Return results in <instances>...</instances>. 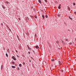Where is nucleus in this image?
Masks as SVG:
<instances>
[{
	"label": "nucleus",
	"instance_id": "nucleus-22",
	"mask_svg": "<svg viewBox=\"0 0 76 76\" xmlns=\"http://www.w3.org/2000/svg\"><path fill=\"white\" fill-rule=\"evenodd\" d=\"M45 18H48V16L47 15H46L45 16Z\"/></svg>",
	"mask_w": 76,
	"mask_h": 76
},
{
	"label": "nucleus",
	"instance_id": "nucleus-32",
	"mask_svg": "<svg viewBox=\"0 0 76 76\" xmlns=\"http://www.w3.org/2000/svg\"><path fill=\"white\" fill-rule=\"evenodd\" d=\"M31 58H32V59H33V60H34V58H33V57H31Z\"/></svg>",
	"mask_w": 76,
	"mask_h": 76
},
{
	"label": "nucleus",
	"instance_id": "nucleus-17",
	"mask_svg": "<svg viewBox=\"0 0 76 76\" xmlns=\"http://www.w3.org/2000/svg\"><path fill=\"white\" fill-rule=\"evenodd\" d=\"M68 7V10H70V7Z\"/></svg>",
	"mask_w": 76,
	"mask_h": 76
},
{
	"label": "nucleus",
	"instance_id": "nucleus-31",
	"mask_svg": "<svg viewBox=\"0 0 76 76\" xmlns=\"http://www.w3.org/2000/svg\"><path fill=\"white\" fill-rule=\"evenodd\" d=\"M3 49L4 50H5V48H4V47H3Z\"/></svg>",
	"mask_w": 76,
	"mask_h": 76
},
{
	"label": "nucleus",
	"instance_id": "nucleus-45",
	"mask_svg": "<svg viewBox=\"0 0 76 76\" xmlns=\"http://www.w3.org/2000/svg\"><path fill=\"white\" fill-rule=\"evenodd\" d=\"M18 19H19V20H20V18H18Z\"/></svg>",
	"mask_w": 76,
	"mask_h": 76
},
{
	"label": "nucleus",
	"instance_id": "nucleus-18",
	"mask_svg": "<svg viewBox=\"0 0 76 76\" xmlns=\"http://www.w3.org/2000/svg\"><path fill=\"white\" fill-rule=\"evenodd\" d=\"M35 18H36V19H37V16L36 15H35Z\"/></svg>",
	"mask_w": 76,
	"mask_h": 76
},
{
	"label": "nucleus",
	"instance_id": "nucleus-44",
	"mask_svg": "<svg viewBox=\"0 0 76 76\" xmlns=\"http://www.w3.org/2000/svg\"><path fill=\"white\" fill-rule=\"evenodd\" d=\"M29 61H30V62H31V60H30V59L29 60Z\"/></svg>",
	"mask_w": 76,
	"mask_h": 76
},
{
	"label": "nucleus",
	"instance_id": "nucleus-39",
	"mask_svg": "<svg viewBox=\"0 0 76 76\" xmlns=\"http://www.w3.org/2000/svg\"><path fill=\"white\" fill-rule=\"evenodd\" d=\"M18 39L19 41H20V39H19V38H18Z\"/></svg>",
	"mask_w": 76,
	"mask_h": 76
},
{
	"label": "nucleus",
	"instance_id": "nucleus-12",
	"mask_svg": "<svg viewBox=\"0 0 76 76\" xmlns=\"http://www.w3.org/2000/svg\"><path fill=\"white\" fill-rule=\"evenodd\" d=\"M36 48L38 49V46L37 45L36 46Z\"/></svg>",
	"mask_w": 76,
	"mask_h": 76
},
{
	"label": "nucleus",
	"instance_id": "nucleus-35",
	"mask_svg": "<svg viewBox=\"0 0 76 76\" xmlns=\"http://www.w3.org/2000/svg\"><path fill=\"white\" fill-rule=\"evenodd\" d=\"M28 54H30V52H28Z\"/></svg>",
	"mask_w": 76,
	"mask_h": 76
},
{
	"label": "nucleus",
	"instance_id": "nucleus-27",
	"mask_svg": "<svg viewBox=\"0 0 76 76\" xmlns=\"http://www.w3.org/2000/svg\"><path fill=\"white\" fill-rule=\"evenodd\" d=\"M58 17H60V14H58Z\"/></svg>",
	"mask_w": 76,
	"mask_h": 76
},
{
	"label": "nucleus",
	"instance_id": "nucleus-37",
	"mask_svg": "<svg viewBox=\"0 0 76 76\" xmlns=\"http://www.w3.org/2000/svg\"><path fill=\"white\" fill-rule=\"evenodd\" d=\"M3 23H1V25H2V26H3Z\"/></svg>",
	"mask_w": 76,
	"mask_h": 76
},
{
	"label": "nucleus",
	"instance_id": "nucleus-15",
	"mask_svg": "<svg viewBox=\"0 0 76 76\" xmlns=\"http://www.w3.org/2000/svg\"><path fill=\"white\" fill-rule=\"evenodd\" d=\"M12 64H14L15 63V62H12Z\"/></svg>",
	"mask_w": 76,
	"mask_h": 76
},
{
	"label": "nucleus",
	"instance_id": "nucleus-46",
	"mask_svg": "<svg viewBox=\"0 0 76 76\" xmlns=\"http://www.w3.org/2000/svg\"><path fill=\"white\" fill-rule=\"evenodd\" d=\"M7 52H9V50H7Z\"/></svg>",
	"mask_w": 76,
	"mask_h": 76
},
{
	"label": "nucleus",
	"instance_id": "nucleus-25",
	"mask_svg": "<svg viewBox=\"0 0 76 76\" xmlns=\"http://www.w3.org/2000/svg\"><path fill=\"white\" fill-rule=\"evenodd\" d=\"M23 64L24 65H25V62H23Z\"/></svg>",
	"mask_w": 76,
	"mask_h": 76
},
{
	"label": "nucleus",
	"instance_id": "nucleus-42",
	"mask_svg": "<svg viewBox=\"0 0 76 76\" xmlns=\"http://www.w3.org/2000/svg\"><path fill=\"white\" fill-rule=\"evenodd\" d=\"M15 66H17V64H15Z\"/></svg>",
	"mask_w": 76,
	"mask_h": 76
},
{
	"label": "nucleus",
	"instance_id": "nucleus-41",
	"mask_svg": "<svg viewBox=\"0 0 76 76\" xmlns=\"http://www.w3.org/2000/svg\"><path fill=\"white\" fill-rule=\"evenodd\" d=\"M17 56L18 57H19V55H17Z\"/></svg>",
	"mask_w": 76,
	"mask_h": 76
},
{
	"label": "nucleus",
	"instance_id": "nucleus-34",
	"mask_svg": "<svg viewBox=\"0 0 76 76\" xmlns=\"http://www.w3.org/2000/svg\"><path fill=\"white\" fill-rule=\"evenodd\" d=\"M72 42H70V43H69V45H72Z\"/></svg>",
	"mask_w": 76,
	"mask_h": 76
},
{
	"label": "nucleus",
	"instance_id": "nucleus-51",
	"mask_svg": "<svg viewBox=\"0 0 76 76\" xmlns=\"http://www.w3.org/2000/svg\"><path fill=\"white\" fill-rule=\"evenodd\" d=\"M7 4H8V3H7Z\"/></svg>",
	"mask_w": 76,
	"mask_h": 76
},
{
	"label": "nucleus",
	"instance_id": "nucleus-8",
	"mask_svg": "<svg viewBox=\"0 0 76 76\" xmlns=\"http://www.w3.org/2000/svg\"><path fill=\"white\" fill-rule=\"evenodd\" d=\"M42 17L43 18V19H44V18H45V16L44 15H42Z\"/></svg>",
	"mask_w": 76,
	"mask_h": 76
},
{
	"label": "nucleus",
	"instance_id": "nucleus-38",
	"mask_svg": "<svg viewBox=\"0 0 76 76\" xmlns=\"http://www.w3.org/2000/svg\"><path fill=\"white\" fill-rule=\"evenodd\" d=\"M35 37H37V34H35Z\"/></svg>",
	"mask_w": 76,
	"mask_h": 76
},
{
	"label": "nucleus",
	"instance_id": "nucleus-2",
	"mask_svg": "<svg viewBox=\"0 0 76 76\" xmlns=\"http://www.w3.org/2000/svg\"><path fill=\"white\" fill-rule=\"evenodd\" d=\"M12 58L13 60H16V59L15 56L12 57Z\"/></svg>",
	"mask_w": 76,
	"mask_h": 76
},
{
	"label": "nucleus",
	"instance_id": "nucleus-29",
	"mask_svg": "<svg viewBox=\"0 0 76 76\" xmlns=\"http://www.w3.org/2000/svg\"><path fill=\"white\" fill-rule=\"evenodd\" d=\"M17 37L18 38H19V36L18 35H17Z\"/></svg>",
	"mask_w": 76,
	"mask_h": 76
},
{
	"label": "nucleus",
	"instance_id": "nucleus-16",
	"mask_svg": "<svg viewBox=\"0 0 76 76\" xmlns=\"http://www.w3.org/2000/svg\"><path fill=\"white\" fill-rule=\"evenodd\" d=\"M39 2L40 3H41V0H39Z\"/></svg>",
	"mask_w": 76,
	"mask_h": 76
},
{
	"label": "nucleus",
	"instance_id": "nucleus-50",
	"mask_svg": "<svg viewBox=\"0 0 76 76\" xmlns=\"http://www.w3.org/2000/svg\"><path fill=\"white\" fill-rule=\"evenodd\" d=\"M75 41H76V38L75 39Z\"/></svg>",
	"mask_w": 76,
	"mask_h": 76
},
{
	"label": "nucleus",
	"instance_id": "nucleus-4",
	"mask_svg": "<svg viewBox=\"0 0 76 76\" xmlns=\"http://www.w3.org/2000/svg\"><path fill=\"white\" fill-rule=\"evenodd\" d=\"M61 4H59V6H58V9H61Z\"/></svg>",
	"mask_w": 76,
	"mask_h": 76
},
{
	"label": "nucleus",
	"instance_id": "nucleus-20",
	"mask_svg": "<svg viewBox=\"0 0 76 76\" xmlns=\"http://www.w3.org/2000/svg\"><path fill=\"white\" fill-rule=\"evenodd\" d=\"M61 41H62V44H64V41H62V40H61Z\"/></svg>",
	"mask_w": 76,
	"mask_h": 76
},
{
	"label": "nucleus",
	"instance_id": "nucleus-9",
	"mask_svg": "<svg viewBox=\"0 0 76 76\" xmlns=\"http://www.w3.org/2000/svg\"><path fill=\"white\" fill-rule=\"evenodd\" d=\"M32 52H33V53L34 54H35V51H34V50H32Z\"/></svg>",
	"mask_w": 76,
	"mask_h": 76
},
{
	"label": "nucleus",
	"instance_id": "nucleus-13",
	"mask_svg": "<svg viewBox=\"0 0 76 76\" xmlns=\"http://www.w3.org/2000/svg\"><path fill=\"white\" fill-rule=\"evenodd\" d=\"M58 63L59 64H61V61H58Z\"/></svg>",
	"mask_w": 76,
	"mask_h": 76
},
{
	"label": "nucleus",
	"instance_id": "nucleus-36",
	"mask_svg": "<svg viewBox=\"0 0 76 76\" xmlns=\"http://www.w3.org/2000/svg\"><path fill=\"white\" fill-rule=\"evenodd\" d=\"M74 13H75V15H76V12H74Z\"/></svg>",
	"mask_w": 76,
	"mask_h": 76
},
{
	"label": "nucleus",
	"instance_id": "nucleus-28",
	"mask_svg": "<svg viewBox=\"0 0 76 76\" xmlns=\"http://www.w3.org/2000/svg\"><path fill=\"white\" fill-rule=\"evenodd\" d=\"M6 55L7 57H8V55H7V53H6Z\"/></svg>",
	"mask_w": 76,
	"mask_h": 76
},
{
	"label": "nucleus",
	"instance_id": "nucleus-23",
	"mask_svg": "<svg viewBox=\"0 0 76 76\" xmlns=\"http://www.w3.org/2000/svg\"><path fill=\"white\" fill-rule=\"evenodd\" d=\"M56 43H57V44H58V43H59V41H56Z\"/></svg>",
	"mask_w": 76,
	"mask_h": 76
},
{
	"label": "nucleus",
	"instance_id": "nucleus-33",
	"mask_svg": "<svg viewBox=\"0 0 76 76\" xmlns=\"http://www.w3.org/2000/svg\"><path fill=\"white\" fill-rule=\"evenodd\" d=\"M45 2H47V0H45Z\"/></svg>",
	"mask_w": 76,
	"mask_h": 76
},
{
	"label": "nucleus",
	"instance_id": "nucleus-19",
	"mask_svg": "<svg viewBox=\"0 0 76 76\" xmlns=\"http://www.w3.org/2000/svg\"><path fill=\"white\" fill-rule=\"evenodd\" d=\"M17 68H18V69H17L18 70H19L20 69L19 68V67L18 66Z\"/></svg>",
	"mask_w": 76,
	"mask_h": 76
},
{
	"label": "nucleus",
	"instance_id": "nucleus-21",
	"mask_svg": "<svg viewBox=\"0 0 76 76\" xmlns=\"http://www.w3.org/2000/svg\"><path fill=\"white\" fill-rule=\"evenodd\" d=\"M61 72H64V71H63V70H62V69L61 70Z\"/></svg>",
	"mask_w": 76,
	"mask_h": 76
},
{
	"label": "nucleus",
	"instance_id": "nucleus-40",
	"mask_svg": "<svg viewBox=\"0 0 76 76\" xmlns=\"http://www.w3.org/2000/svg\"><path fill=\"white\" fill-rule=\"evenodd\" d=\"M15 51H16V53H18V50H16Z\"/></svg>",
	"mask_w": 76,
	"mask_h": 76
},
{
	"label": "nucleus",
	"instance_id": "nucleus-1",
	"mask_svg": "<svg viewBox=\"0 0 76 76\" xmlns=\"http://www.w3.org/2000/svg\"><path fill=\"white\" fill-rule=\"evenodd\" d=\"M29 18L27 17L26 19V21L27 22L28 21H29Z\"/></svg>",
	"mask_w": 76,
	"mask_h": 76
},
{
	"label": "nucleus",
	"instance_id": "nucleus-43",
	"mask_svg": "<svg viewBox=\"0 0 76 76\" xmlns=\"http://www.w3.org/2000/svg\"><path fill=\"white\" fill-rule=\"evenodd\" d=\"M17 10H19V8H17Z\"/></svg>",
	"mask_w": 76,
	"mask_h": 76
},
{
	"label": "nucleus",
	"instance_id": "nucleus-53",
	"mask_svg": "<svg viewBox=\"0 0 76 76\" xmlns=\"http://www.w3.org/2000/svg\"><path fill=\"white\" fill-rule=\"evenodd\" d=\"M59 49H60V48Z\"/></svg>",
	"mask_w": 76,
	"mask_h": 76
},
{
	"label": "nucleus",
	"instance_id": "nucleus-47",
	"mask_svg": "<svg viewBox=\"0 0 76 76\" xmlns=\"http://www.w3.org/2000/svg\"><path fill=\"white\" fill-rule=\"evenodd\" d=\"M32 7V9H33V7Z\"/></svg>",
	"mask_w": 76,
	"mask_h": 76
},
{
	"label": "nucleus",
	"instance_id": "nucleus-7",
	"mask_svg": "<svg viewBox=\"0 0 76 76\" xmlns=\"http://www.w3.org/2000/svg\"><path fill=\"white\" fill-rule=\"evenodd\" d=\"M12 67L13 68V69H15V68H16V67L15 66H12Z\"/></svg>",
	"mask_w": 76,
	"mask_h": 76
},
{
	"label": "nucleus",
	"instance_id": "nucleus-11",
	"mask_svg": "<svg viewBox=\"0 0 76 76\" xmlns=\"http://www.w3.org/2000/svg\"><path fill=\"white\" fill-rule=\"evenodd\" d=\"M26 35H27L28 36H29V33L28 32H27L26 33Z\"/></svg>",
	"mask_w": 76,
	"mask_h": 76
},
{
	"label": "nucleus",
	"instance_id": "nucleus-5",
	"mask_svg": "<svg viewBox=\"0 0 76 76\" xmlns=\"http://www.w3.org/2000/svg\"><path fill=\"white\" fill-rule=\"evenodd\" d=\"M69 19H70L72 20H73V18H71L70 16H69Z\"/></svg>",
	"mask_w": 76,
	"mask_h": 76
},
{
	"label": "nucleus",
	"instance_id": "nucleus-26",
	"mask_svg": "<svg viewBox=\"0 0 76 76\" xmlns=\"http://www.w3.org/2000/svg\"><path fill=\"white\" fill-rule=\"evenodd\" d=\"M73 4L74 6H75L76 4H75V2L73 3Z\"/></svg>",
	"mask_w": 76,
	"mask_h": 76
},
{
	"label": "nucleus",
	"instance_id": "nucleus-48",
	"mask_svg": "<svg viewBox=\"0 0 76 76\" xmlns=\"http://www.w3.org/2000/svg\"><path fill=\"white\" fill-rule=\"evenodd\" d=\"M22 2H23V1Z\"/></svg>",
	"mask_w": 76,
	"mask_h": 76
},
{
	"label": "nucleus",
	"instance_id": "nucleus-52",
	"mask_svg": "<svg viewBox=\"0 0 76 76\" xmlns=\"http://www.w3.org/2000/svg\"><path fill=\"white\" fill-rule=\"evenodd\" d=\"M59 49H60V48Z\"/></svg>",
	"mask_w": 76,
	"mask_h": 76
},
{
	"label": "nucleus",
	"instance_id": "nucleus-14",
	"mask_svg": "<svg viewBox=\"0 0 76 76\" xmlns=\"http://www.w3.org/2000/svg\"><path fill=\"white\" fill-rule=\"evenodd\" d=\"M19 66H20V67H22V64H19Z\"/></svg>",
	"mask_w": 76,
	"mask_h": 76
},
{
	"label": "nucleus",
	"instance_id": "nucleus-24",
	"mask_svg": "<svg viewBox=\"0 0 76 76\" xmlns=\"http://www.w3.org/2000/svg\"><path fill=\"white\" fill-rule=\"evenodd\" d=\"M52 61H54V59H52L51 60Z\"/></svg>",
	"mask_w": 76,
	"mask_h": 76
},
{
	"label": "nucleus",
	"instance_id": "nucleus-6",
	"mask_svg": "<svg viewBox=\"0 0 76 76\" xmlns=\"http://www.w3.org/2000/svg\"><path fill=\"white\" fill-rule=\"evenodd\" d=\"M2 7H3V9H6V7L4 6H3V5H2Z\"/></svg>",
	"mask_w": 76,
	"mask_h": 76
},
{
	"label": "nucleus",
	"instance_id": "nucleus-3",
	"mask_svg": "<svg viewBox=\"0 0 76 76\" xmlns=\"http://www.w3.org/2000/svg\"><path fill=\"white\" fill-rule=\"evenodd\" d=\"M27 47L29 50H31V48H30L28 45H27Z\"/></svg>",
	"mask_w": 76,
	"mask_h": 76
},
{
	"label": "nucleus",
	"instance_id": "nucleus-10",
	"mask_svg": "<svg viewBox=\"0 0 76 76\" xmlns=\"http://www.w3.org/2000/svg\"><path fill=\"white\" fill-rule=\"evenodd\" d=\"M1 70H3V65H2L1 66Z\"/></svg>",
	"mask_w": 76,
	"mask_h": 76
},
{
	"label": "nucleus",
	"instance_id": "nucleus-30",
	"mask_svg": "<svg viewBox=\"0 0 76 76\" xmlns=\"http://www.w3.org/2000/svg\"><path fill=\"white\" fill-rule=\"evenodd\" d=\"M65 41H68V40L67 39H65Z\"/></svg>",
	"mask_w": 76,
	"mask_h": 76
},
{
	"label": "nucleus",
	"instance_id": "nucleus-49",
	"mask_svg": "<svg viewBox=\"0 0 76 76\" xmlns=\"http://www.w3.org/2000/svg\"><path fill=\"white\" fill-rule=\"evenodd\" d=\"M8 50H9V49H8Z\"/></svg>",
	"mask_w": 76,
	"mask_h": 76
}]
</instances>
